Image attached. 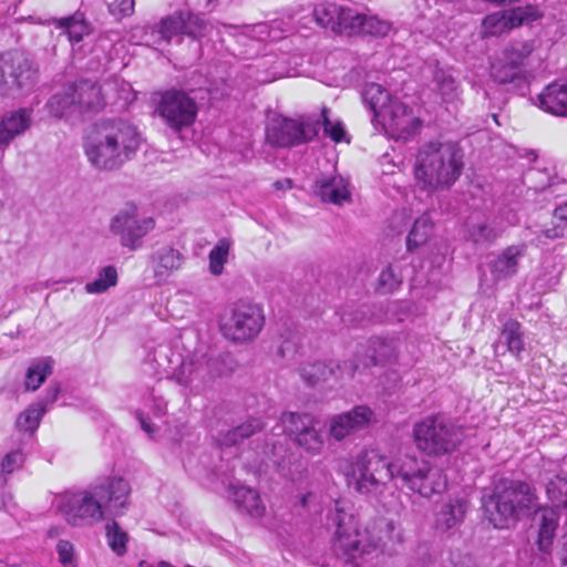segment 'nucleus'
Instances as JSON below:
<instances>
[{
    "mask_svg": "<svg viewBox=\"0 0 567 567\" xmlns=\"http://www.w3.org/2000/svg\"><path fill=\"white\" fill-rule=\"evenodd\" d=\"M482 508L488 522L499 529L533 516L539 549L547 551L550 548L558 527V514L553 507L539 505L535 489L528 483L495 476L482 497Z\"/></svg>",
    "mask_w": 567,
    "mask_h": 567,
    "instance_id": "f257e3e1",
    "label": "nucleus"
},
{
    "mask_svg": "<svg viewBox=\"0 0 567 567\" xmlns=\"http://www.w3.org/2000/svg\"><path fill=\"white\" fill-rule=\"evenodd\" d=\"M141 142V134L132 122L120 117L102 118L86 135L84 152L96 169L114 171L136 155Z\"/></svg>",
    "mask_w": 567,
    "mask_h": 567,
    "instance_id": "f03ea898",
    "label": "nucleus"
},
{
    "mask_svg": "<svg viewBox=\"0 0 567 567\" xmlns=\"http://www.w3.org/2000/svg\"><path fill=\"white\" fill-rule=\"evenodd\" d=\"M131 486L122 477H109L90 491L64 495L59 511L72 526L93 525L104 519V509L115 515L128 505Z\"/></svg>",
    "mask_w": 567,
    "mask_h": 567,
    "instance_id": "7ed1b4c3",
    "label": "nucleus"
},
{
    "mask_svg": "<svg viewBox=\"0 0 567 567\" xmlns=\"http://www.w3.org/2000/svg\"><path fill=\"white\" fill-rule=\"evenodd\" d=\"M463 157V151L455 142L425 143L420 147L415 158L416 185L429 193L449 189L462 174Z\"/></svg>",
    "mask_w": 567,
    "mask_h": 567,
    "instance_id": "20e7f679",
    "label": "nucleus"
},
{
    "mask_svg": "<svg viewBox=\"0 0 567 567\" xmlns=\"http://www.w3.org/2000/svg\"><path fill=\"white\" fill-rule=\"evenodd\" d=\"M234 370V361L229 362L221 355L196 350L183 358L179 364L173 369L171 379L179 385L188 388L193 393H199L217 378Z\"/></svg>",
    "mask_w": 567,
    "mask_h": 567,
    "instance_id": "39448f33",
    "label": "nucleus"
},
{
    "mask_svg": "<svg viewBox=\"0 0 567 567\" xmlns=\"http://www.w3.org/2000/svg\"><path fill=\"white\" fill-rule=\"evenodd\" d=\"M394 466L402 488L420 497L430 499L447 488V478L442 468L423 457L401 455L394 460Z\"/></svg>",
    "mask_w": 567,
    "mask_h": 567,
    "instance_id": "423d86ee",
    "label": "nucleus"
},
{
    "mask_svg": "<svg viewBox=\"0 0 567 567\" xmlns=\"http://www.w3.org/2000/svg\"><path fill=\"white\" fill-rule=\"evenodd\" d=\"M394 466L402 488L420 497L430 499L447 488V478L442 468L423 457L401 455L394 460Z\"/></svg>",
    "mask_w": 567,
    "mask_h": 567,
    "instance_id": "0eeeda50",
    "label": "nucleus"
},
{
    "mask_svg": "<svg viewBox=\"0 0 567 567\" xmlns=\"http://www.w3.org/2000/svg\"><path fill=\"white\" fill-rule=\"evenodd\" d=\"M39 81V65L22 50L0 53V95L20 97L30 93Z\"/></svg>",
    "mask_w": 567,
    "mask_h": 567,
    "instance_id": "6e6552de",
    "label": "nucleus"
},
{
    "mask_svg": "<svg viewBox=\"0 0 567 567\" xmlns=\"http://www.w3.org/2000/svg\"><path fill=\"white\" fill-rule=\"evenodd\" d=\"M413 437L421 452L441 456L456 451L463 442L464 433L451 420L437 414L415 423Z\"/></svg>",
    "mask_w": 567,
    "mask_h": 567,
    "instance_id": "1a4fd4ad",
    "label": "nucleus"
},
{
    "mask_svg": "<svg viewBox=\"0 0 567 567\" xmlns=\"http://www.w3.org/2000/svg\"><path fill=\"white\" fill-rule=\"evenodd\" d=\"M328 524L334 527L333 549L349 559L368 554L378 546V539H365L358 528V519L348 503L336 501L334 507L328 514Z\"/></svg>",
    "mask_w": 567,
    "mask_h": 567,
    "instance_id": "9d476101",
    "label": "nucleus"
},
{
    "mask_svg": "<svg viewBox=\"0 0 567 567\" xmlns=\"http://www.w3.org/2000/svg\"><path fill=\"white\" fill-rule=\"evenodd\" d=\"M103 105L101 86L91 80L65 85L48 102L50 113L56 117L83 116L100 111Z\"/></svg>",
    "mask_w": 567,
    "mask_h": 567,
    "instance_id": "9b49d317",
    "label": "nucleus"
},
{
    "mask_svg": "<svg viewBox=\"0 0 567 567\" xmlns=\"http://www.w3.org/2000/svg\"><path fill=\"white\" fill-rule=\"evenodd\" d=\"M394 460L378 451H363L352 467V478L357 492L364 495H381L392 480H396Z\"/></svg>",
    "mask_w": 567,
    "mask_h": 567,
    "instance_id": "f8f14e48",
    "label": "nucleus"
},
{
    "mask_svg": "<svg viewBox=\"0 0 567 567\" xmlns=\"http://www.w3.org/2000/svg\"><path fill=\"white\" fill-rule=\"evenodd\" d=\"M264 324L262 309L258 305L245 301L230 305L219 320L221 334L227 340L240 344L255 340Z\"/></svg>",
    "mask_w": 567,
    "mask_h": 567,
    "instance_id": "ddd939ff",
    "label": "nucleus"
},
{
    "mask_svg": "<svg viewBox=\"0 0 567 567\" xmlns=\"http://www.w3.org/2000/svg\"><path fill=\"white\" fill-rule=\"evenodd\" d=\"M321 128L318 118L276 116L266 126V141L275 147L290 148L313 141Z\"/></svg>",
    "mask_w": 567,
    "mask_h": 567,
    "instance_id": "4468645a",
    "label": "nucleus"
},
{
    "mask_svg": "<svg viewBox=\"0 0 567 567\" xmlns=\"http://www.w3.org/2000/svg\"><path fill=\"white\" fill-rule=\"evenodd\" d=\"M156 112L174 132H181L194 124L198 107L188 92L172 89L163 92Z\"/></svg>",
    "mask_w": 567,
    "mask_h": 567,
    "instance_id": "2eb2a0df",
    "label": "nucleus"
},
{
    "mask_svg": "<svg viewBox=\"0 0 567 567\" xmlns=\"http://www.w3.org/2000/svg\"><path fill=\"white\" fill-rule=\"evenodd\" d=\"M282 431L301 449L311 455H318L323 449V439L316 429V419L306 412H285L281 414Z\"/></svg>",
    "mask_w": 567,
    "mask_h": 567,
    "instance_id": "dca6fc26",
    "label": "nucleus"
},
{
    "mask_svg": "<svg viewBox=\"0 0 567 567\" xmlns=\"http://www.w3.org/2000/svg\"><path fill=\"white\" fill-rule=\"evenodd\" d=\"M151 217L138 218L135 208L118 212L111 220L110 230L120 237L123 247L136 250L142 247V239L154 228Z\"/></svg>",
    "mask_w": 567,
    "mask_h": 567,
    "instance_id": "f3484780",
    "label": "nucleus"
},
{
    "mask_svg": "<svg viewBox=\"0 0 567 567\" xmlns=\"http://www.w3.org/2000/svg\"><path fill=\"white\" fill-rule=\"evenodd\" d=\"M374 422V412L367 405H359L351 411L337 414L330 420V435L342 441L348 435L368 427Z\"/></svg>",
    "mask_w": 567,
    "mask_h": 567,
    "instance_id": "a211bd4d",
    "label": "nucleus"
},
{
    "mask_svg": "<svg viewBox=\"0 0 567 567\" xmlns=\"http://www.w3.org/2000/svg\"><path fill=\"white\" fill-rule=\"evenodd\" d=\"M347 369H349V374L352 377L357 365L348 362L339 364L334 363L332 360L312 361L300 364L298 368V374L307 385L315 386L321 382H327L332 378L337 379L341 377Z\"/></svg>",
    "mask_w": 567,
    "mask_h": 567,
    "instance_id": "6ab92c4d",
    "label": "nucleus"
},
{
    "mask_svg": "<svg viewBox=\"0 0 567 567\" xmlns=\"http://www.w3.org/2000/svg\"><path fill=\"white\" fill-rule=\"evenodd\" d=\"M313 17L322 28L348 35L350 22L353 19V9L334 2H324L315 7Z\"/></svg>",
    "mask_w": 567,
    "mask_h": 567,
    "instance_id": "aec40b11",
    "label": "nucleus"
},
{
    "mask_svg": "<svg viewBox=\"0 0 567 567\" xmlns=\"http://www.w3.org/2000/svg\"><path fill=\"white\" fill-rule=\"evenodd\" d=\"M529 52L530 50L525 45L522 47V50L516 47H512V49L507 51L506 62H499L492 65L493 79L501 84L514 83L516 86H519L525 81L520 63Z\"/></svg>",
    "mask_w": 567,
    "mask_h": 567,
    "instance_id": "412c9836",
    "label": "nucleus"
},
{
    "mask_svg": "<svg viewBox=\"0 0 567 567\" xmlns=\"http://www.w3.org/2000/svg\"><path fill=\"white\" fill-rule=\"evenodd\" d=\"M183 261L182 254L171 246L159 247L150 256V264L158 282L165 281L175 270H178Z\"/></svg>",
    "mask_w": 567,
    "mask_h": 567,
    "instance_id": "4be33fe9",
    "label": "nucleus"
},
{
    "mask_svg": "<svg viewBox=\"0 0 567 567\" xmlns=\"http://www.w3.org/2000/svg\"><path fill=\"white\" fill-rule=\"evenodd\" d=\"M32 111L19 109L4 115L0 122V151L9 146L11 141L24 133L31 125Z\"/></svg>",
    "mask_w": 567,
    "mask_h": 567,
    "instance_id": "5701e85b",
    "label": "nucleus"
},
{
    "mask_svg": "<svg viewBox=\"0 0 567 567\" xmlns=\"http://www.w3.org/2000/svg\"><path fill=\"white\" fill-rule=\"evenodd\" d=\"M229 495L239 511L247 513L251 517L264 515L266 507L256 489L241 485L239 482L231 483L229 485Z\"/></svg>",
    "mask_w": 567,
    "mask_h": 567,
    "instance_id": "b1692460",
    "label": "nucleus"
},
{
    "mask_svg": "<svg viewBox=\"0 0 567 567\" xmlns=\"http://www.w3.org/2000/svg\"><path fill=\"white\" fill-rule=\"evenodd\" d=\"M315 193L322 202L342 205L350 202L351 194L348 184L341 176L323 177L316 182Z\"/></svg>",
    "mask_w": 567,
    "mask_h": 567,
    "instance_id": "393cba45",
    "label": "nucleus"
},
{
    "mask_svg": "<svg viewBox=\"0 0 567 567\" xmlns=\"http://www.w3.org/2000/svg\"><path fill=\"white\" fill-rule=\"evenodd\" d=\"M523 255L524 249L518 246H509L505 248L488 265L493 278L495 280H503L516 275L519 259Z\"/></svg>",
    "mask_w": 567,
    "mask_h": 567,
    "instance_id": "a878e982",
    "label": "nucleus"
},
{
    "mask_svg": "<svg viewBox=\"0 0 567 567\" xmlns=\"http://www.w3.org/2000/svg\"><path fill=\"white\" fill-rule=\"evenodd\" d=\"M538 106L556 116H567V85L551 83L538 95Z\"/></svg>",
    "mask_w": 567,
    "mask_h": 567,
    "instance_id": "bb28decb",
    "label": "nucleus"
},
{
    "mask_svg": "<svg viewBox=\"0 0 567 567\" xmlns=\"http://www.w3.org/2000/svg\"><path fill=\"white\" fill-rule=\"evenodd\" d=\"M391 29V23L377 17L365 16L353 9L348 35L361 34L371 37H385Z\"/></svg>",
    "mask_w": 567,
    "mask_h": 567,
    "instance_id": "cd10ccee",
    "label": "nucleus"
},
{
    "mask_svg": "<svg viewBox=\"0 0 567 567\" xmlns=\"http://www.w3.org/2000/svg\"><path fill=\"white\" fill-rule=\"evenodd\" d=\"M467 511V502L461 498L450 499L444 503L436 514L435 526L439 530L446 532L464 519Z\"/></svg>",
    "mask_w": 567,
    "mask_h": 567,
    "instance_id": "c85d7f7f",
    "label": "nucleus"
},
{
    "mask_svg": "<svg viewBox=\"0 0 567 567\" xmlns=\"http://www.w3.org/2000/svg\"><path fill=\"white\" fill-rule=\"evenodd\" d=\"M58 29L65 30L71 42H80L91 32V25L86 21L84 13L76 11L72 16L54 19Z\"/></svg>",
    "mask_w": 567,
    "mask_h": 567,
    "instance_id": "c756f323",
    "label": "nucleus"
},
{
    "mask_svg": "<svg viewBox=\"0 0 567 567\" xmlns=\"http://www.w3.org/2000/svg\"><path fill=\"white\" fill-rule=\"evenodd\" d=\"M499 342L506 346L507 351L519 358L525 350L520 323L514 319H508L502 328Z\"/></svg>",
    "mask_w": 567,
    "mask_h": 567,
    "instance_id": "7c9ffc66",
    "label": "nucleus"
},
{
    "mask_svg": "<svg viewBox=\"0 0 567 567\" xmlns=\"http://www.w3.org/2000/svg\"><path fill=\"white\" fill-rule=\"evenodd\" d=\"M262 429L264 424L259 419H248L236 427L224 433L219 439V442L225 446L236 445L255 433L260 432Z\"/></svg>",
    "mask_w": 567,
    "mask_h": 567,
    "instance_id": "2f4dec72",
    "label": "nucleus"
},
{
    "mask_svg": "<svg viewBox=\"0 0 567 567\" xmlns=\"http://www.w3.org/2000/svg\"><path fill=\"white\" fill-rule=\"evenodd\" d=\"M433 221L429 215H422L420 218H417L406 237L408 251H413L422 245L426 244L433 234Z\"/></svg>",
    "mask_w": 567,
    "mask_h": 567,
    "instance_id": "473e14b6",
    "label": "nucleus"
},
{
    "mask_svg": "<svg viewBox=\"0 0 567 567\" xmlns=\"http://www.w3.org/2000/svg\"><path fill=\"white\" fill-rule=\"evenodd\" d=\"M422 122L415 117L412 112L400 117L396 122L386 124L388 131L395 140L408 141L417 134L421 130Z\"/></svg>",
    "mask_w": 567,
    "mask_h": 567,
    "instance_id": "72a5a7b5",
    "label": "nucleus"
},
{
    "mask_svg": "<svg viewBox=\"0 0 567 567\" xmlns=\"http://www.w3.org/2000/svg\"><path fill=\"white\" fill-rule=\"evenodd\" d=\"M183 25L184 12L179 11L163 18L152 28V32L158 34V40L168 43L175 35L183 34Z\"/></svg>",
    "mask_w": 567,
    "mask_h": 567,
    "instance_id": "f704fd0d",
    "label": "nucleus"
},
{
    "mask_svg": "<svg viewBox=\"0 0 567 567\" xmlns=\"http://www.w3.org/2000/svg\"><path fill=\"white\" fill-rule=\"evenodd\" d=\"M374 364L385 363L396 358V341L393 338L373 337L369 341Z\"/></svg>",
    "mask_w": 567,
    "mask_h": 567,
    "instance_id": "c9c22d12",
    "label": "nucleus"
},
{
    "mask_svg": "<svg viewBox=\"0 0 567 567\" xmlns=\"http://www.w3.org/2000/svg\"><path fill=\"white\" fill-rule=\"evenodd\" d=\"M105 537L109 547L118 557H122L127 553L130 536L116 520L113 519L106 523Z\"/></svg>",
    "mask_w": 567,
    "mask_h": 567,
    "instance_id": "e433bc0d",
    "label": "nucleus"
},
{
    "mask_svg": "<svg viewBox=\"0 0 567 567\" xmlns=\"http://www.w3.org/2000/svg\"><path fill=\"white\" fill-rule=\"evenodd\" d=\"M362 96L364 103L374 113V116H378L391 100L388 91L378 83H368L364 86Z\"/></svg>",
    "mask_w": 567,
    "mask_h": 567,
    "instance_id": "4c0bfd02",
    "label": "nucleus"
},
{
    "mask_svg": "<svg viewBox=\"0 0 567 567\" xmlns=\"http://www.w3.org/2000/svg\"><path fill=\"white\" fill-rule=\"evenodd\" d=\"M52 364L49 359H41L34 363H32L25 373V390L35 391L41 384L45 381V379L52 374Z\"/></svg>",
    "mask_w": 567,
    "mask_h": 567,
    "instance_id": "58836bf2",
    "label": "nucleus"
},
{
    "mask_svg": "<svg viewBox=\"0 0 567 567\" xmlns=\"http://www.w3.org/2000/svg\"><path fill=\"white\" fill-rule=\"evenodd\" d=\"M546 494L556 507L567 508V472L560 471L548 480Z\"/></svg>",
    "mask_w": 567,
    "mask_h": 567,
    "instance_id": "ea45409f",
    "label": "nucleus"
},
{
    "mask_svg": "<svg viewBox=\"0 0 567 567\" xmlns=\"http://www.w3.org/2000/svg\"><path fill=\"white\" fill-rule=\"evenodd\" d=\"M45 414V405L32 404L22 411L16 421V427L21 432L33 434Z\"/></svg>",
    "mask_w": 567,
    "mask_h": 567,
    "instance_id": "a19ab883",
    "label": "nucleus"
},
{
    "mask_svg": "<svg viewBox=\"0 0 567 567\" xmlns=\"http://www.w3.org/2000/svg\"><path fill=\"white\" fill-rule=\"evenodd\" d=\"M117 284V270L114 266H105L103 267L97 277L87 282L84 287L87 293L92 295H101L107 291L111 287L116 286Z\"/></svg>",
    "mask_w": 567,
    "mask_h": 567,
    "instance_id": "79ce46f5",
    "label": "nucleus"
},
{
    "mask_svg": "<svg viewBox=\"0 0 567 567\" xmlns=\"http://www.w3.org/2000/svg\"><path fill=\"white\" fill-rule=\"evenodd\" d=\"M403 277L399 267L389 265L379 276L378 290L381 293H391L399 289Z\"/></svg>",
    "mask_w": 567,
    "mask_h": 567,
    "instance_id": "37998d69",
    "label": "nucleus"
},
{
    "mask_svg": "<svg viewBox=\"0 0 567 567\" xmlns=\"http://www.w3.org/2000/svg\"><path fill=\"white\" fill-rule=\"evenodd\" d=\"M229 248V241L223 238L209 251V270L213 275L218 276L223 272L224 265L228 258Z\"/></svg>",
    "mask_w": 567,
    "mask_h": 567,
    "instance_id": "c03bdc74",
    "label": "nucleus"
},
{
    "mask_svg": "<svg viewBox=\"0 0 567 567\" xmlns=\"http://www.w3.org/2000/svg\"><path fill=\"white\" fill-rule=\"evenodd\" d=\"M208 23L197 14L184 12L183 34L194 39L206 35Z\"/></svg>",
    "mask_w": 567,
    "mask_h": 567,
    "instance_id": "a18cd8bd",
    "label": "nucleus"
},
{
    "mask_svg": "<svg viewBox=\"0 0 567 567\" xmlns=\"http://www.w3.org/2000/svg\"><path fill=\"white\" fill-rule=\"evenodd\" d=\"M499 231L489 227L486 223L471 224L468 226V236L474 244L493 243L499 237Z\"/></svg>",
    "mask_w": 567,
    "mask_h": 567,
    "instance_id": "49530a36",
    "label": "nucleus"
},
{
    "mask_svg": "<svg viewBox=\"0 0 567 567\" xmlns=\"http://www.w3.org/2000/svg\"><path fill=\"white\" fill-rule=\"evenodd\" d=\"M485 32L489 35H499L511 31L505 12L488 14L483 20Z\"/></svg>",
    "mask_w": 567,
    "mask_h": 567,
    "instance_id": "de8ad7c7",
    "label": "nucleus"
},
{
    "mask_svg": "<svg viewBox=\"0 0 567 567\" xmlns=\"http://www.w3.org/2000/svg\"><path fill=\"white\" fill-rule=\"evenodd\" d=\"M411 113L406 105L396 99H391L386 106L378 114L382 117L384 125L396 122L400 117H404Z\"/></svg>",
    "mask_w": 567,
    "mask_h": 567,
    "instance_id": "09e8293b",
    "label": "nucleus"
},
{
    "mask_svg": "<svg viewBox=\"0 0 567 567\" xmlns=\"http://www.w3.org/2000/svg\"><path fill=\"white\" fill-rule=\"evenodd\" d=\"M321 118L324 134L336 143L342 142L346 137V131L342 123L339 121L332 122L329 117V110L327 107H322Z\"/></svg>",
    "mask_w": 567,
    "mask_h": 567,
    "instance_id": "8fccbe9b",
    "label": "nucleus"
},
{
    "mask_svg": "<svg viewBox=\"0 0 567 567\" xmlns=\"http://www.w3.org/2000/svg\"><path fill=\"white\" fill-rule=\"evenodd\" d=\"M434 82L436 83L441 94L444 96L451 95L457 87L454 78L444 70H437L434 73Z\"/></svg>",
    "mask_w": 567,
    "mask_h": 567,
    "instance_id": "3c124183",
    "label": "nucleus"
},
{
    "mask_svg": "<svg viewBox=\"0 0 567 567\" xmlns=\"http://www.w3.org/2000/svg\"><path fill=\"white\" fill-rule=\"evenodd\" d=\"M134 0H114L109 4V11L116 20H121L134 12Z\"/></svg>",
    "mask_w": 567,
    "mask_h": 567,
    "instance_id": "603ef678",
    "label": "nucleus"
},
{
    "mask_svg": "<svg viewBox=\"0 0 567 567\" xmlns=\"http://www.w3.org/2000/svg\"><path fill=\"white\" fill-rule=\"evenodd\" d=\"M24 462V454L21 450L11 451L3 457L1 462L2 472L7 474L13 473L20 468Z\"/></svg>",
    "mask_w": 567,
    "mask_h": 567,
    "instance_id": "864d4df0",
    "label": "nucleus"
},
{
    "mask_svg": "<svg viewBox=\"0 0 567 567\" xmlns=\"http://www.w3.org/2000/svg\"><path fill=\"white\" fill-rule=\"evenodd\" d=\"M56 551L59 555V561L64 567H75L73 554V545L68 540H60L56 545Z\"/></svg>",
    "mask_w": 567,
    "mask_h": 567,
    "instance_id": "5fc2aeb1",
    "label": "nucleus"
},
{
    "mask_svg": "<svg viewBox=\"0 0 567 567\" xmlns=\"http://www.w3.org/2000/svg\"><path fill=\"white\" fill-rule=\"evenodd\" d=\"M509 29L520 27L524 22L530 19V14L525 8H515L511 11H505Z\"/></svg>",
    "mask_w": 567,
    "mask_h": 567,
    "instance_id": "6e6d98bb",
    "label": "nucleus"
},
{
    "mask_svg": "<svg viewBox=\"0 0 567 567\" xmlns=\"http://www.w3.org/2000/svg\"><path fill=\"white\" fill-rule=\"evenodd\" d=\"M157 392L158 390L153 388L148 395H150V399L153 401V409H154V412L158 415H162L166 412V406H167V403L166 401L163 399V396L161 395H157Z\"/></svg>",
    "mask_w": 567,
    "mask_h": 567,
    "instance_id": "4d7b16f0",
    "label": "nucleus"
},
{
    "mask_svg": "<svg viewBox=\"0 0 567 567\" xmlns=\"http://www.w3.org/2000/svg\"><path fill=\"white\" fill-rule=\"evenodd\" d=\"M60 391H61V389H60L59 384L50 385L47 389L45 396L40 402H38V404L45 405V410H47L49 405L53 404L56 401V399L60 394Z\"/></svg>",
    "mask_w": 567,
    "mask_h": 567,
    "instance_id": "13d9d810",
    "label": "nucleus"
},
{
    "mask_svg": "<svg viewBox=\"0 0 567 567\" xmlns=\"http://www.w3.org/2000/svg\"><path fill=\"white\" fill-rule=\"evenodd\" d=\"M136 417L141 424V427L143 429V431L146 432L151 437H153L156 430L153 426V424L151 423V420L148 417H146L143 412H140V411L136 412Z\"/></svg>",
    "mask_w": 567,
    "mask_h": 567,
    "instance_id": "bf43d9fd",
    "label": "nucleus"
},
{
    "mask_svg": "<svg viewBox=\"0 0 567 567\" xmlns=\"http://www.w3.org/2000/svg\"><path fill=\"white\" fill-rule=\"evenodd\" d=\"M380 526L381 527H384L385 528V532H386V536L389 539H398L400 540V534H396L395 536L393 535L394 530H395V524L393 520L391 519H380L379 522Z\"/></svg>",
    "mask_w": 567,
    "mask_h": 567,
    "instance_id": "052dcab7",
    "label": "nucleus"
},
{
    "mask_svg": "<svg viewBox=\"0 0 567 567\" xmlns=\"http://www.w3.org/2000/svg\"><path fill=\"white\" fill-rule=\"evenodd\" d=\"M566 231V225H555L544 231L545 236L550 239L561 238Z\"/></svg>",
    "mask_w": 567,
    "mask_h": 567,
    "instance_id": "680f3d73",
    "label": "nucleus"
},
{
    "mask_svg": "<svg viewBox=\"0 0 567 567\" xmlns=\"http://www.w3.org/2000/svg\"><path fill=\"white\" fill-rule=\"evenodd\" d=\"M554 217L559 220V225H566L567 228V203L554 210Z\"/></svg>",
    "mask_w": 567,
    "mask_h": 567,
    "instance_id": "e2e57ef3",
    "label": "nucleus"
},
{
    "mask_svg": "<svg viewBox=\"0 0 567 567\" xmlns=\"http://www.w3.org/2000/svg\"><path fill=\"white\" fill-rule=\"evenodd\" d=\"M274 187L276 189L290 188L291 187V181L290 179L277 181V182L274 183Z\"/></svg>",
    "mask_w": 567,
    "mask_h": 567,
    "instance_id": "0e129e2a",
    "label": "nucleus"
},
{
    "mask_svg": "<svg viewBox=\"0 0 567 567\" xmlns=\"http://www.w3.org/2000/svg\"><path fill=\"white\" fill-rule=\"evenodd\" d=\"M140 567H154L150 561L147 560H141L138 564Z\"/></svg>",
    "mask_w": 567,
    "mask_h": 567,
    "instance_id": "69168bd1",
    "label": "nucleus"
},
{
    "mask_svg": "<svg viewBox=\"0 0 567 567\" xmlns=\"http://www.w3.org/2000/svg\"><path fill=\"white\" fill-rule=\"evenodd\" d=\"M563 546H564V549L566 550V558H565V560L567 561V533L564 535Z\"/></svg>",
    "mask_w": 567,
    "mask_h": 567,
    "instance_id": "338daca9",
    "label": "nucleus"
},
{
    "mask_svg": "<svg viewBox=\"0 0 567 567\" xmlns=\"http://www.w3.org/2000/svg\"><path fill=\"white\" fill-rule=\"evenodd\" d=\"M156 353L162 354V353H163V347H161V348L156 351Z\"/></svg>",
    "mask_w": 567,
    "mask_h": 567,
    "instance_id": "774afa93",
    "label": "nucleus"
}]
</instances>
